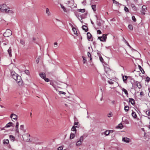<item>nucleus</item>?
Wrapping results in <instances>:
<instances>
[{
	"label": "nucleus",
	"mask_w": 150,
	"mask_h": 150,
	"mask_svg": "<svg viewBox=\"0 0 150 150\" xmlns=\"http://www.w3.org/2000/svg\"><path fill=\"white\" fill-rule=\"evenodd\" d=\"M113 3L114 4H116V5H118V4H119V3L118 2H117V1H116L115 0L113 2Z\"/></svg>",
	"instance_id": "864d4df0"
},
{
	"label": "nucleus",
	"mask_w": 150,
	"mask_h": 150,
	"mask_svg": "<svg viewBox=\"0 0 150 150\" xmlns=\"http://www.w3.org/2000/svg\"><path fill=\"white\" fill-rule=\"evenodd\" d=\"M138 67H139V69H140V71H141L142 73V74H144V73L145 72L144 71V70H143V69H142V68L139 65H138Z\"/></svg>",
	"instance_id": "bb28decb"
},
{
	"label": "nucleus",
	"mask_w": 150,
	"mask_h": 150,
	"mask_svg": "<svg viewBox=\"0 0 150 150\" xmlns=\"http://www.w3.org/2000/svg\"><path fill=\"white\" fill-rule=\"evenodd\" d=\"M16 132L18 133V134H19V131L18 128H16Z\"/></svg>",
	"instance_id": "6e6d98bb"
},
{
	"label": "nucleus",
	"mask_w": 150,
	"mask_h": 150,
	"mask_svg": "<svg viewBox=\"0 0 150 150\" xmlns=\"http://www.w3.org/2000/svg\"><path fill=\"white\" fill-rule=\"evenodd\" d=\"M44 79L46 82H48L50 81V79H49L46 78V77Z\"/></svg>",
	"instance_id": "ea45409f"
},
{
	"label": "nucleus",
	"mask_w": 150,
	"mask_h": 150,
	"mask_svg": "<svg viewBox=\"0 0 150 150\" xmlns=\"http://www.w3.org/2000/svg\"><path fill=\"white\" fill-rule=\"evenodd\" d=\"M132 116L134 118H136L137 117V115H136L135 112H134L133 111L132 112Z\"/></svg>",
	"instance_id": "412c9836"
},
{
	"label": "nucleus",
	"mask_w": 150,
	"mask_h": 150,
	"mask_svg": "<svg viewBox=\"0 0 150 150\" xmlns=\"http://www.w3.org/2000/svg\"><path fill=\"white\" fill-rule=\"evenodd\" d=\"M61 8L63 9L64 11V12L66 11V8H65L64 7L63 5L61 4Z\"/></svg>",
	"instance_id": "4c0bfd02"
},
{
	"label": "nucleus",
	"mask_w": 150,
	"mask_h": 150,
	"mask_svg": "<svg viewBox=\"0 0 150 150\" xmlns=\"http://www.w3.org/2000/svg\"><path fill=\"white\" fill-rule=\"evenodd\" d=\"M11 75L12 77L16 81L18 86H21L23 85V81L20 76L14 72L11 73Z\"/></svg>",
	"instance_id": "f257e3e1"
},
{
	"label": "nucleus",
	"mask_w": 150,
	"mask_h": 150,
	"mask_svg": "<svg viewBox=\"0 0 150 150\" xmlns=\"http://www.w3.org/2000/svg\"><path fill=\"white\" fill-rule=\"evenodd\" d=\"M19 123L18 122H17L16 124V128H18Z\"/></svg>",
	"instance_id": "3c124183"
},
{
	"label": "nucleus",
	"mask_w": 150,
	"mask_h": 150,
	"mask_svg": "<svg viewBox=\"0 0 150 150\" xmlns=\"http://www.w3.org/2000/svg\"><path fill=\"white\" fill-rule=\"evenodd\" d=\"M9 137L10 140L13 142L15 140V137L13 136V135H10Z\"/></svg>",
	"instance_id": "393cba45"
},
{
	"label": "nucleus",
	"mask_w": 150,
	"mask_h": 150,
	"mask_svg": "<svg viewBox=\"0 0 150 150\" xmlns=\"http://www.w3.org/2000/svg\"><path fill=\"white\" fill-rule=\"evenodd\" d=\"M131 6L132 8L134 7L135 5L134 4H131Z\"/></svg>",
	"instance_id": "4d7b16f0"
},
{
	"label": "nucleus",
	"mask_w": 150,
	"mask_h": 150,
	"mask_svg": "<svg viewBox=\"0 0 150 150\" xmlns=\"http://www.w3.org/2000/svg\"><path fill=\"white\" fill-rule=\"evenodd\" d=\"M109 132H110V133H112L113 132V130H109Z\"/></svg>",
	"instance_id": "774afa93"
},
{
	"label": "nucleus",
	"mask_w": 150,
	"mask_h": 150,
	"mask_svg": "<svg viewBox=\"0 0 150 150\" xmlns=\"http://www.w3.org/2000/svg\"><path fill=\"white\" fill-rule=\"evenodd\" d=\"M10 117L16 120H17L18 119V116L15 114L12 113L10 115Z\"/></svg>",
	"instance_id": "1a4fd4ad"
},
{
	"label": "nucleus",
	"mask_w": 150,
	"mask_h": 150,
	"mask_svg": "<svg viewBox=\"0 0 150 150\" xmlns=\"http://www.w3.org/2000/svg\"><path fill=\"white\" fill-rule=\"evenodd\" d=\"M3 142L4 144H8L9 142V140L8 139H4L3 141Z\"/></svg>",
	"instance_id": "6ab92c4d"
},
{
	"label": "nucleus",
	"mask_w": 150,
	"mask_h": 150,
	"mask_svg": "<svg viewBox=\"0 0 150 150\" xmlns=\"http://www.w3.org/2000/svg\"><path fill=\"white\" fill-rule=\"evenodd\" d=\"M13 124L12 122H9L6 125L5 127L8 128L11 126L13 127Z\"/></svg>",
	"instance_id": "9b49d317"
},
{
	"label": "nucleus",
	"mask_w": 150,
	"mask_h": 150,
	"mask_svg": "<svg viewBox=\"0 0 150 150\" xmlns=\"http://www.w3.org/2000/svg\"><path fill=\"white\" fill-rule=\"evenodd\" d=\"M132 19L133 21L134 22H136V19L135 16H132Z\"/></svg>",
	"instance_id": "79ce46f5"
},
{
	"label": "nucleus",
	"mask_w": 150,
	"mask_h": 150,
	"mask_svg": "<svg viewBox=\"0 0 150 150\" xmlns=\"http://www.w3.org/2000/svg\"><path fill=\"white\" fill-rule=\"evenodd\" d=\"M146 9V7L145 6H143L142 8V10L141 11V13L142 14L145 15V12Z\"/></svg>",
	"instance_id": "6e6552de"
},
{
	"label": "nucleus",
	"mask_w": 150,
	"mask_h": 150,
	"mask_svg": "<svg viewBox=\"0 0 150 150\" xmlns=\"http://www.w3.org/2000/svg\"><path fill=\"white\" fill-rule=\"evenodd\" d=\"M87 34L88 39V40H90V39H91L92 37L91 34L89 32H88L87 33Z\"/></svg>",
	"instance_id": "a211bd4d"
},
{
	"label": "nucleus",
	"mask_w": 150,
	"mask_h": 150,
	"mask_svg": "<svg viewBox=\"0 0 150 150\" xmlns=\"http://www.w3.org/2000/svg\"><path fill=\"white\" fill-rule=\"evenodd\" d=\"M61 92V94H65V93L64 92Z\"/></svg>",
	"instance_id": "338daca9"
},
{
	"label": "nucleus",
	"mask_w": 150,
	"mask_h": 150,
	"mask_svg": "<svg viewBox=\"0 0 150 150\" xmlns=\"http://www.w3.org/2000/svg\"><path fill=\"white\" fill-rule=\"evenodd\" d=\"M79 11L81 13H84L85 11V9H79Z\"/></svg>",
	"instance_id": "a19ab883"
},
{
	"label": "nucleus",
	"mask_w": 150,
	"mask_h": 150,
	"mask_svg": "<svg viewBox=\"0 0 150 150\" xmlns=\"http://www.w3.org/2000/svg\"><path fill=\"white\" fill-rule=\"evenodd\" d=\"M72 30L74 32V33L75 34H77V32L76 29L74 27H72Z\"/></svg>",
	"instance_id": "4be33fe9"
},
{
	"label": "nucleus",
	"mask_w": 150,
	"mask_h": 150,
	"mask_svg": "<svg viewBox=\"0 0 150 150\" xmlns=\"http://www.w3.org/2000/svg\"><path fill=\"white\" fill-rule=\"evenodd\" d=\"M87 56L88 57L90 58V60H91L92 59V58L91 57V55L89 52H87Z\"/></svg>",
	"instance_id": "f704fd0d"
},
{
	"label": "nucleus",
	"mask_w": 150,
	"mask_h": 150,
	"mask_svg": "<svg viewBox=\"0 0 150 150\" xmlns=\"http://www.w3.org/2000/svg\"><path fill=\"white\" fill-rule=\"evenodd\" d=\"M146 115L148 116V118L150 119V112L149 110H147L146 111Z\"/></svg>",
	"instance_id": "c85d7f7f"
},
{
	"label": "nucleus",
	"mask_w": 150,
	"mask_h": 150,
	"mask_svg": "<svg viewBox=\"0 0 150 150\" xmlns=\"http://www.w3.org/2000/svg\"><path fill=\"white\" fill-rule=\"evenodd\" d=\"M150 78L149 77H147L146 78V81L147 82H149L150 81Z\"/></svg>",
	"instance_id": "a18cd8bd"
},
{
	"label": "nucleus",
	"mask_w": 150,
	"mask_h": 150,
	"mask_svg": "<svg viewBox=\"0 0 150 150\" xmlns=\"http://www.w3.org/2000/svg\"><path fill=\"white\" fill-rule=\"evenodd\" d=\"M6 4H3L0 5V9L1 12H5L6 10Z\"/></svg>",
	"instance_id": "39448f33"
},
{
	"label": "nucleus",
	"mask_w": 150,
	"mask_h": 150,
	"mask_svg": "<svg viewBox=\"0 0 150 150\" xmlns=\"http://www.w3.org/2000/svg\"><path fill=\"white\" fill-rule=\"evenodd\" d=\"M30 135L28 134H24L23 136V139L26 141L28 142L30 140Z\"/></svg>",
	"instance_id": "20e7f679"
},
{
	"label": "nucleus",
	"mask_w": 150,
	"mask_h": 150,
	"mask_svg": "<svg viewBox=\"0 0 150 150\" xmlns=\"http://www.w3.org/2000/svg\"><path fill=\"white\" fill-rule=\"evenodd\" d=\"M25 72L27 75H28L29 74V71L28 70H25Z\"/></svg>",
	"instance_id": "8fccbe9b"
},
{
	"label": "nucleus",
	"mask_w": 150,
	"mask_h": 150,
	"mask_svg": "<svg viewBox=\"0 0 150 150\" xmlns=\"http://www.w3.org/2000/svg\"><path fill=\"white\" fill-rule=\"evenodd\" d=\"M117 127L120 129H122L123 127V126L122 124L120 123L119 124Z\"/></svg>",
	"instance_id": "c9c22d12"
},
{
	"label": "nucleus",
	"mask_w": 150,
	"mask_h": 150,
	"mask_svg": "<svg viewBox=\"0 0 150 150\" xmlns=\"http://www.w3.org/2000/svg\"><path fill=\"white\" fill-rule=\"evenodd\" d=\"M124 10L126 12H127L129 11L128 8L126 6L124 8Z\"/></svg>",
	"instance_id": "de8ad7c7"
},
{
	"label": "nucleus",
	"mask_w": 150,
	"mask_h": 150,
	"mask_svg": "<svg viewBox=\"0 0 150 150\" xmlns=\"http://www.w3.org/2000/svg\"><path fill=\"white\" fill-rule=\"evenodd\" d=\"M122 141L125 143H128L131 142L130 139L126 137H124L122 138Z\"/></svg>",
	"instance_id": "0eeeda50"
},
{
	"label": "nucleus",
	"mask_w": 150,
	"mask_h": 150,
	"mask_svg": "<svg viewBox=\"0 0 150 150\" xmlns=\"http://www.w3.org/2000/svg\"><path fill=\"white\" fill-rule=\"evenodd\" d=\"M107 34H105L103 35L101 37H98V39H99L101 41L105 42L107 39Z\"/></svg>",
	"instance_id": "7ed1b4c3"
},
{
	"label": "nucleus",
	"mask_w": 150,
	"mask_h": 150,
	"mask_svg": "<svg viewBox=\"0 0 150 150\" xmlns=\"http://www.w3.org/2000/svg\"><path fill=\"white\" fill-rule=\"evenodd\" d=\"M107 116H108V117H112V113L111 112H110L108 114Z\"/></svg>",
	"instance_id": "37998d69"
},
{
	"label": "nucleus",
	"mask_w": 150,
	"mask_h": 150,
	"mask_svg": "<svg viewBox=\"0 0 150 150\" xmlns=\"http://www.w3.org/2000/svg\"><path fill=\"white\" fill-rule=\"evenodd\" d=\"M5 13H8L9 14H12L14 13V12L12 10H8L7 9L5 12Z\"/></svg>",
	"instance_id": "dca6fc26"
},
{
	"label": "nucleus",
	"mask_w": 150,
	"mask_h": 150,
	"mask_svg": "<svg viewBox=\"0 0 150 150\" xmlns=\"http://www.w3.org/2000/svg\"><path fill=\"white\" fill-rule=\"evenodd\" d=\"M134 84L136 85L139 89H140L142 88V85L140 82L138 81H136L134 82Z\"/></svg>",
	"instance_id": "9d476101"
},
{
	"label": "nucleus",
	"mask_w": 150,
	"mask_h": 150,
	"mask_svg": "<svg viewBox=\"0 0 150 150\" xmlns=\"http://www.w3.org/2000/svg\"><path fill=\"white\" fill-rule=\"evenodd\" d=\"M39 58H37L36 60V62L37 63H38L39 62Z\"/></svg>",
	"instance_id": "13d9d810"
},
{
	"label": "nucleus",
	"mask_w": 150,
	"mask_h": 150,
	"mask_svg": "<svg viewBox=\"0 0 150 150\" xmlns=\"http://www.w3.org/2000/svg\"><path fill=\"white\" fill-rule=\"evenodd\" d=\"M128 28L131 30H133V28L132 25H129L128 26Z\"/></svg>",
	"instance_id": "e433bc0d"
},
{
	"label": "nucleus",
	"mask_w": 150,
	"mask_h": 150,
	"mask_svg": "<svg viewBox=\"0 0 150 150\" xmlns=\"http://www.w3.org/2000/svg\"><path fill=\"white\" fill-rule=\"evenodd\" d=\"M122 90L125 93L126 95H128V93L126 89H125L124 88H123L122 89Z\"/></svg>",
	"instance_id": "7c9ffc66"
},
{
	"label": "nucleus",
	"mask_w": 150,
	"mask_h": 150,
	"mask_svg": "<svg viewBox=\"0 0 150 150\" xmlns=\"http://www.w3.org/2000/svg\"><path fill=\"white\" fill-rule=\"evenodd\" d=\"M113 81H114L110 79L108 81V82L110 84H113L114 83Z\"/></svg>",
	"instance_id": "c756f323"
},
{
	"label": "nucleus",
	"mask_w": 150,
	"mask_h": 150,
	"mask_svg": "<svg viewBox=\"0 0 150 150\" xmlns=\"http://www.w3.org/2000/svg\"><path fill=\"white\" fill-rule=\"evenodd\" d=\"M7 52L9 55L10 57H11L12 56V54H11L12 49L11 48V47H9V49L7 50Z\"/></svg>",
	"instance_id": "f8f14e48"
},
{
	"label": "nucleus",
	"mask_w": 150,
	"mask_h": 150,
	"mask_svg": "<svg viewBox=\"0 0 150 150\" xmlns=\"http://www.w3.org/2000/svg\"><path fill=\"white\" fill-rule=\"evenodd\" d=\"M133 8L134 10H136V8L135 6H134V7H133Z\"/></svg>",
	"instance_id": "69168bd1"
},
{
	"label": "nucleus",
	"mask_w": 150,
	"mask_h": 150,
	"mask_svg": "<svg viewBox=\"0 0 150 150\" xmlns=\"http://www.w3.org/2000/svg\"><path fill=\"white\" fill-rule=\"evenodd\" d=\"M109 134L110 132L108 130H107L105 131L104 132V134H105V135L106 136L108 135H109Z\"/></svg>",
	"instance_id": "2f4dec72"
},
{
	"label": "nucleus",
	"mask_w": 150,
	"mask_h": 150,
	"mask_svg": "<svg viewBox=\"0 0 150 150\" xmlns=\"http://www.w3.org/2000/svg\"><path fill=\"white\" fill-rule=\"evenodd\" d=\"M82 29L83 30H84L86 32H87L88 30L87 27L85 25L83 26Z\"/></svg>",
	"instance_id": "aec40b11"
},
{
	"label": "nucleus",
	"mask_w": 150,
	"mask_h": 150,
	"mask_svg": "<svg viewBox=\"0 0 150 150\" xmlns=\"http://www.w3.org/2000/svg\"><path fill=\"white\" fill-rule=\"evenodd\" d=\"M82 57L83 59V64L86 63L87 62L86 59H85V57L83 56H82Z\"/></svg>",
	"instance_id": "72a5a7b5"
},
{
	"label": "nucleus",
	"mask_w": 150,
	"mask_h": 150,
	"mask_svg": "<svg viewBox=\"0 0 150 150\" xmlns=\"http://www.w3.org/2000/svg\"><path fill=\"white\" fill-rule=\"evenodd\" d=\"M123 39L124 40L125 43L127 44V43H128V42L124 38H123Z\"/></svg>",
	"instance_id": "052dcab7"
},
{
	"label": "nucleus",
	"mask_w": 150,
	"mask_h": 150,
	"mask_svg": "<svg viewBox=\"0 0 150 150\" xmlns=\"http://www.w3.org/2000/svg\"><path fill=\"white\" fill-rule=\"evenodd\" d=\"M123 39L124 40L125 43L127 44V43H128V42L124 38H123Z\"/></svg>",
	"instance_id": "680f3d73"
},
{
	"label": "nucleus",
	"mask_w": 150,
	"mask_h": 150,
	"mask_svg": "<svg viewBox=\"0 0 150 150\" xmlns=\"http://www.w3.org/2000/svg\"><path fill=\"white\" fill-rule=\"evenodd\" d=\"M39 75L43 79L46 77V75L44 73H40Z\"/></svg>",
	"instance_id": "f3484780"
},
{
	"label": "nucleus",
	"mask_w": 150,
	"mask_h": 150,
	"mask_svg": "<svg viewBox=\"0 0 150 150\" xmlns=\"http://www.w3.org/2000/svg\"><path fill=\"white\" fill-rule=\"evenodd\" d=\"M20 129L21 130L23 131V132H25V131L24 129V126L23 125H21L20 126Z\"/></svg>",
	"instance_id": "b1692460"
},
{
	"label": "nucleus",
	"mask_w": 150,
	"mask_h": 150,
	"mask_svg": "<svg viewBox=\"0 0 150 150\" xmlns=\"http://www.w3.org/2000/svg\"><path fill=\"white\" fill-rule=\"evenodd\" d=\"M63 147L62 146H59L58 149L57 150H62Z\"/></svg>",
	"instance_id": "603ef678"
},
{
	"label": "nucleus",
	"mask_w": 150,
	"mask_h": 150,
	"mask_svg": "<svg viewBox=\"0 0 150 150\" xmlns=\"http://www.w3.org/2000/svg\"><path fill=\"white\" fill-rule=\"evenodd\" d=\"M97 33L98 34H100L101 33V32L100 30H98L97 31Z\"/></svg>",
	"instance_id": "5fc2aeb1"
},
{
	"label": "nucleus",
	"mask_w": 150,
	"mask_h": 150,
	"mask_svg": "<svg viewBox=\"0 0 150 150\" xmlns=\"http://www.w3.org/2000/svg\"><path fill=\"white\" fill-rule=\"evenodd\" d=\"M92 8L94 11L96 10V6L95 5H93L92 6Z\"/></svg>",
	"instance_id": "473e14b6"
},
{
	"label": "nucleus",
	"mask_w": 150,
	"mask_h": 150,
	"mask_svg": "<svg viewBox=\"0 0 150 150\" xmlns=\"http://www.w3.org/2000/svg\"><path fill=\"white\" fill-rule=\"evenodd\" d=\"M104 69L105 71L107 74L109 73L110 71V69L108 67H105Z\"/></svg>",
	"instance_id": "4468645a"
},
{
	"label": "nucleus",
	"mask_w": 150,
	"mask_h": 150,
	"mask_svg": "<svg viewBox=\"0 0 150 150\" xmlns=\"http://www.w3.org/2000/svg\"><path fill=\"white\" fill-rule=\"evenodd\" d=\"M127 45L130 48L131 47V46L129 45V44L128 43H127Z\"/></svg>",
	"instance_id": "0e129e2a"
},
{
	"label": "nucleus",
	"mask_w": 150,
	"mask_h": 150,
	"mask_svg": "<svg viewBox=\"0 0 150 150\" xmlns=\"http://www.w3.org/2000/svg\"><path fill=\"white\" fill-rule=\"evenodd\" d=\"M46 13L47 15L48 16H50V13L49 10L48 8H47L46 9Z\"/></svg>",
	"instance_id": "5701e85b"
},
{
	"label": "nucleus",
	"mask_w": 150,
	"mask_h": 150,
	"mask_svg": "<svg viewBox=\"0 0 150 150\" xmlns=\"http://www.w3.org/2000/svg\"><path fill=\"white\" fill-rule=\"evenodd\" d=\"M99 59L100 62H103L104 61L103 59L101 56L100 57Z\"/></svg>",
	"instance_id": "c03bdc74"
},
{
	"label": "nucleus",
	"mask_w": 150,
	"mask_h": 150,
	"mask_svg": "<svg viewBox=\"0 0 150 150\" xmlns=\"http://www.w3.org/2000/svg\"><path fill=\"white\" fill-rule=\"evenodd\" d=\"M12 34V31L9 29H7L4 34V35L5 37H8Z\"/></svg>",
	"instance_id": "f03ea898"
},
{
	"label": "nucleus",
	"mask_w": 150,
	"mask_h": 150,
	"mask_svg": "<svg viewBox=\"0 0 150 150\" xmlns=\"http://www.w3.org/2000/svg\"><path fill=\"white\" fill-rule=\"evenodd\" d=\"M122 79L123 82L125 83H127L126 81L127 79V76H124L123 74H122Z\"/></svg>",
	"instance_id": "ddd939ff"
},
{
	"label": "nucleus",
	"mask_w": 150,
	"mask_h": 150,
	"mask_svg": "<svg viewBox=\"0 0 150 150\" xmlns=\"http://www.w3.org/2000/svg\"><path fill=\"white\" fill-rule=\"evenodd\" d=\"M78 122H75L74 123V125L75 126H76V125H78Z\"/></svg>",
	"instance_id": "bf43d9fd"
},
{
	"label": "nucleus",
	"mask_w": 150,
	"mask_h": 150,
	"mask_svg": "<svg viewBox=\"0 0 150 150\" xmlns=\"http://www.w3.org/2000/svg\"><path fill=\"white\" fill-rule=\"evenodd\" d=\"M77 127V126H75L74 127V126H73L71 128V130L72 131H75V134L76 133V127Z\"/></svg>",
	"instance_id": "cd10ccee"
},
{
	"label": "nucleus",
	"mask_w": 150,
	"mask_h": 150,
	"mask_svg": "<svg viewBox=\"0 0 150 150\" xmlns=\"http://www.w3.org/2000/svg\"><path fill=\"white\" fill-rule=\"evenodd\" d=\"M123 39L124 40L125 43L127 44V43H128V42L124 38H123Z\"/></svg>",
	"instance_id": "e2e57ef3"
},
{
	"label": "nucleus",
	"mask_w": 150,
	"mask_h": 150,
	"mask_svg": "<svg viewBox=\"0 0 150 150\" xmlns=\"http://www.w3.org/2000/svg\"><path fill=\"white\" fill-rule=\"evenodd\" d=\"M20 43L22 45H24L25 44L24 41L23 40H21L20 41Z\"/></svg>",
	"instance_id": "09e8293b"
},
{
	"label": "nucleus",
	"mask_w": 150,
	"mask_h": 150,
	"mask_svg": "<svg viewBox=\"0 0 150 150\" xmlns=\"http://www.w3.org/2000/svg\"><path fill=\"white\" fill-rule=\"evenodd\" d=\"M75 137V134L74 133H71L70 136V139H73Z\"/></svg>",
	"instance_id": "a878e982"
},
{
	"label": "nucleus",
	"mask_w": 150,
	"mask_h": 150,
	"mask_svg": "<svg viewBox=\"0 0 150 150\" xmlns=\"http://www.w3.org/2000/svg\"><path fill=\"white\" fill-rule=\"evenodd\" d=\"M129 101L132 104V105H134L135 103V101L132 98H129Z\"/></svg>",
	"instance_id": "2eb2a0df"
},
{
	"label": "nucleus",
	"mask_w": 150,
	"mask_h": 150,
	"mask_svg": "<svg viewBox=\"0 0 150 150\" xmlns=\"http://www.w3.org/2000/svg\"><path fill=\"white\" fill-rule=\"evenodd\" d=\"M129 107L127 106H125V107L124 109L126 111H127L129 110Z\"/></svg>",
	"instance_id": "58836bf2"
},
{
	"label": "nucleus",
	"mask_w": 150,
	"mask_h": 150,
	"mask_svg": "<svg viewBox=\"0 0 150 150\" xmlns=\"http://www.w3.org/2000/svg\"><path fill=\"white\" fill-rule=\"evenodd\" d=\"M54 47H57L58 46V43L57 42H55L54 43Z\"/></svg>",
	"instance_id": "49530a36"
},
{
	"label": "nucleus",
	"mask_w": 150,
	"mask_h": 150,
	"mask_svg": "<svg viewBox=\"0 0 150 150\" xmlns=\"http://www.w3.org/2000/svg\"><path fill=\"white\" fill-rule=\"evenodd\" d=\"M83 140V136L81 137L79 140L77 142L76 144V145L78 146H79L81 145Z\"/></svg>",
	"instance_id": "423d86ee"
}]
</instances>
